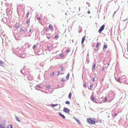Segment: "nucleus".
Here are the masks:
<instances>
[{
	"label": "nucleus",
	"mask_w": 128,
	"mask_h": 128,
	"mask_svg": "<svg viewBox=\"0 0 128 128\" xmlns=\"http://www.w3.org/2000/svg\"><path fill=\"white\" fill-rule=\"evenodd\" d=\"M87 121L90 124H95V122L91 119L90 118L87 119Z\"/></svg>",
	"instance_id": "f257e3e1"
},
{
	"label": "nucleus",
	"mask_w": 128,
	"mask_h": 128,
	"mask_svg": "<svg viewBox=\"0 0 128 128\" xmlns=\"http://www.w3.org/2000/svg\"><path fill=\"white\" fill-rule=\"evenodd\" d=\"M105 26L104 24L102 25L100 28L99 30H98V32L100 34L101 32L104 30Z\"/></svg>",
	"instance_id": "f03ea898"
},
{
	"label": "nucleus",
	"mask_w": 128,
	"mask_h": 128,
	"mask_svg": "<svg viewBox=\"0 0 128 128\" xmlns=\"http://www.w3.org/2000/svg\"><path fill=\"white\" fill-rule=\"evenodd\" d=\"M63 111L64 112L68 114L70 112V110L68 108L65 107L64 108Z\"/></svg>",
	"instance_id": "7ed1b4c3"
},
{
	"label": "nucleus",
	"mask_w": 128,
	"mask_h": 128,
	"mask_svg": "<svg viewBox=\"0 0 128 128\" xmlns=\"http://www.w3.org/2000/svg\"><path fill=\"white\" fill-rule=\"evenodd\" d=\"M90 99L91 100L93 101L94 102L96 103L97 102H96V100L95 99L92 95L90 97Z\"/></svg>",
	"instance_id": "20e7f679"
},
{
	"label": "nucleus",
	"mask_w": 128,
	"mask_h": 128,
	"mask_svg": "<svg viewBox=\"0 0 128 128\" xmlns=\"http://www.w3.org/2000/svg\"><path fill=\"white\" fill-rule=\"evenodd\" d=\"M26 30V28L24 27H23L20 29V31L22 32H24Z\"/></svg>",
	"instance_id": "39448f33"
},
{
	"label": "nucleus",
	"mask_w": 128,
	"mask_h": 128,
	"mask_svg": "<svg viewBox=\"0 0 128 128\" xmlns=\"http://www.w3.org/2000/svg\"><path fill=\"white\" fill-rule=\"evenodd\" d=\"M16 28L17 29L19 28L20 26V25L18 23H16L15 24Z\"/></svg>",
	"instance_id": "423d86ee"
},
{
	"label": "nucleus",
	"mask_w": 128,
	"mask_h": 128,
	"mask_svg": "<svg viewBox=\"0 0 128 128\" xmlns=\"http://www.w3.org/2000/svg\"><path fill=\"white\" fill-rule=\"evenodd\" d=\"M85 37L84 36L82 39V41H81V43L82 44H83L84 43V41L85 40Z\"/></svg>",
	"instance_id": "0eeeda50"
},
{
	"label": "nucleus",
	"mask_w": 128,
	"mask_h": 128,
	"mask_svg": "<svg viewBox=\"0 0 128 128\" xmlns=\"http://www.w3.org/2000/svg\"><path fill=\"white\" fill-rule=\"evenodd\" d=\"M59 114L63 118H65V117L64 116L63 114H62L61 113H59Z\"/></svg>",
	"instance_id": "6e6552de"
},
{
	"label": "nucleus",
	"mask_w": 128,
	"mask_h": 128,
	"mask_svg": "<svg viewBox=\"0 0 128 128\" xmlns=\"http://www.w3.org/2000/svg\"><path fill=\"white\" fill-rule=\"evenodd\" d=\"M4 63V62L2 60H0V66H2L3 64Z\"/></svg>",
	"instance_id": "1a4fd4ad"
},
{
	"label": "nucleus",
	"mask_w": 128,
	"mask_h": 128,
	"mask_svg": "<svg viewBox=\"0 0 128 128\" xmlns=\"http://www.w3.org/2000/svg\"><path fill=\"white\" fill-rule=\"evenodd\" d=\"M70 76V73H68L66 76V79L68 80L69 79Z\"/></svg>",
	"instance_id": "9d476101"
},
{
	"label": "nucleus",
	"mask_w": 128,
	"mask_h": 128,
	"mask_svg": "<svg viewBox=\"0 0 128 128\" xmlns=\"http://www.w3.org/2000/svg\"><path fill=\"white\" fill-rule=\"evenodd\" d=\"M96 64H94L93 65V67L92 68V70H94L95 68V67H96Z\"/></svg>",
	"instance_id": "9b49d317"
},
{
	"label": "nucleus",
	"mask_w": 128,
	"mask_h": 128,
	"mask_svg": "<svg viewBox=\"0 0 128 128\" xmlns=\"http://www.w3.org/2000/svg\"><path fill=\"white\" fill-rule=\"evenodd\" d=\"M75 120L76 121L78 122V123L79 124H80V122L78 119L76 118L75 119Z\"/></svg>",
	"instance_id": "f8f14e48"
},
{
	"label": "nucleus",
	"mask_w": 128,
	"mask_h": 128,
	"mask_svg": "<svg viewBox=\"0 0 128 128\" xmlns=\"http://www.w3.org/2000/svg\"><path fill=\"white\" fill-rule=\"evenodd\" d=\"M15 118L17 121H18L19 122H20V119L18 117L16 116L15 117Z\"/></svg>",
	"instance_id": "ddd939ff"
},
{
	"label": "nucleus",
	"mask_w": 128,
	"mask_h": 128,
	"mask_svg": "<svg viewBox=\"0 0 128 128\" xmlns=\"http://www.w3.org/2000/svg\"><path fill=\"white\" fill-rule=\"evenodd\" d=\"M60 56L62 57H63L65 56V55L63 54H60Z\"/></svg>",
	"instance_id": "4468645a"
},
{
	"label": "nucleus",
	"mask_w": 128,
	"mask_h": 128,
	"mask_svg": "<svg viewBox=\"0 0 128 128\" xmlns=\"http://www.w3.org/2000/svg\"><path fill=\"white\" fill-rule=\"evenodd\" d=\"M57 105V104H52L50 105V106H52L53 107H54L55 106H56Z\"/></svg>",
	"instance_id": "2eb2a0df"
},
{
	"label": "nucleus",
	"mask_w": 128,
	"mask_h": 128,
	"mask_svg": "<svg viewBox=\"0 0 128 128\" xmlns=\"http://www.w3.org/2000/svg\"><path fill=\"white\" fill-rule=\"evenodd\" d=\"M100 45V43L98 42L97 43L96 45V47H98L99 45Z\"/></svg>",
	"instance_id": "dca6fc26"
},
{
	"label": "nucleus",
	"mask_w": 128,
	"mask_h": 128,
	"mask_svg": "<svg viewBox=\"0 0 128 128\" xmlns=\"http://www.w3.org/2000/svg\"><path fill=\"white\" fill-rule=\"evenodd\" d=\"M46 36L47 38L48 39L50 38L49 36V34H47L46 35Z\"/></svg>",
	"instance_id": "f3484780"
},
{
	"label": "nucleus",
	"mask_w": 128,
	"mask_h": 128,
	"mask_svg": "<svg viewBox=\"0 0 128 128\" xmlns=\"http://www.w3.org/2000/svg\"><path fill=\"white\" fill-rule=\"evenodd\" d=\"M65 103L67 104H70V102L68 101H66L65 102Z\"/></svg>",
	"instance_id": "a211bd4d"
},
{
	"label": "nucleus",
	"mask_w": 128,
	"mask_h": 128,
	"mask_svg": "<svg viewBox=\"0 0 128 128\" xmlns=\"http://www.w3.org/2000/svg\"><path fill=\"white\" fill-rule=\"evenodd\" d=\"M107 48V46L106 45H104L103 46V49L106 48Z\"/></svg>",
	"instance_id": "6ab92c4d"
},
{
	"label": "nucleus",
	"mask_w": 128,
	"mask_h": 128,
	"mask_svg": "<svg viewBox=\"0 0 128 128\" xmlns=\"http://www.w3.org/2000/svg\"><path fill=\"white\" fill-rule=\"evenodd\" d=\"M71 93H70L68 95V98H71Z\"/></svg>",
	"instance_id": "aec40b11"
},
{
	"label": "nucleus",
	"mask_w": 128,
	"mask_h": 128,
	"mask_svg": "<svg viewBox=\"0 0 128 128\" xmlns=\"http://www.w3.org/2000/svg\"><path fill=\"white\" fill-rule=\"evenodd\" d=\"M54 74V72H52V74H50V76H52Z\"/></svg>",
	"instance_id": "412c9836"
},
{
	"label": "nucleus",
	"mask_w": 128,
	"mask_h": 128,
	"mask_svg": "<svg viewBox=\"0 0 128 128\" xmlns=\"http://www.w3.org/2000/svg\"><path fill=\"white\" fill-rule=\"evenodd\" d=\"M49 28L50 30H51V29L52 28V26L50 25H49Z\"/></svg>",
	"instance_id": "4be33fe9"
},
{
	"label": "nucleus",
	"mask_w": 128,
	"mask_h": 128,
	"mask_svg": "<svg viewBox=\"0 0 128 128\" xmlns=\"http://www.w3.org/2000/svg\"><path fill=\"white\" fill-rule=\"evenodd\" d=\"M29 12H28L27 13L26 15V17L27 18H28V16L29 15Z\"/></svg>",
	"instance_id": "5701e85b"
},
{
	"label": "nucleus",
	"mask_w": 128,
	"mask_h": 128,
	"mask_svg": "<svg viewBox=\"0 0 128 128\" xmlns=\"http://www.w3.org/2000/svg\"><path fill=\"white\" fill-rule=\"evenodd\" d=\"M70 52V50L69 49H67L66 50V53H68Z\"/></svg>",
	"instance_id": "b1692460"
},
{
	"label": "nucleus",
	"mask_w": 128,
	"mask_h": 128,
	"mask_svg": "<svg viewBox=\"0 0 128 128\" xmlns=\"http://www.w3.org/2000/svg\"><path fill=\"white\" fill-rule=\"evenodd\" d=\"M58 34H56V35L55 36L54 38H58Z\"/></svg>",
	"instance_id": "393cba45"
},
{
	"label": "nucleus",
	"mask_w": 128,
	"mask_h": 128,
	"mask_svg": "<svg viewBox=\"0 0 128 128\" xmlns=\"http://www.w3.org/2000/svg\"><path fill=\"white\" fill-rule=\"evenodd\" d=\"M36 86L38 88H41V87L39 85H37Z\"/></svg>",
	"instance_id": "a878e982"
},
{
	"label": "nucleus",
	"mask_w": 128,
	"mask_h": 128,
	"mask_svg": "<svg viewBox=\"0 0 128 128\" xmlns=\"http://www.w3.org/2000/svg\"><path fill=\"white\" fill-rule=\"evenodd\" d=\"M92 85H91V84L90 85V90H92Z\"/></svg>",
	"instance_id": "bb28decb"
},
{
	"label": "nucleus",
	"mask_w": 128,
	"mask_h": 128,
	"mask_svg": "<svg viewBox=\"0 0 128 128\" xmlns=\"http://www.w3.org/2000/svg\"><path fill=\"white\" fill-rule=\"evenodd\" d=\"M30 22V20H26V23L28 24V23H29Z\"/></svg>",
	"instance_id": "cd10ccee"
},
{
	"label": "nucleus",
	"mask_w": 128,
	"mask_h": 128,
	"mask_svg": "<svg viewBox=\"0 0 128 128\" xmlns=\"http://www.w3.org/2000/svg\"><path fill=\"white\" fill-rule=\"evenodd\" d=\"M36 47V46L35 45H34L33 47L32 48L33 49H34Z\"/></svg>",
	"instance_id": "c85d7f7f"
},
{
	"label": "nucleus",
	"mask_w": 128,
	"mask_h": 128,
	"mask_svg": "<svg viewBox=\"0 0 128 128\" xmlns=\"http://www.w3.org/2000/svg\"><path fill=\"white\" fill-rule=\"evenodd\" d=\"M95 78L94 77L92 79V81L94 82V81L95 80Z\"/></svg>",
	"instance_id": "c756f323"
},
{
	"label": "nucleus",
	"mask_w": 128,
	"mask_h": 128,
	"mask_svg": "<svg viewBox=\"0 0 128 128\" xmlns=\"http://www.w3.org/2000/svg\"><path fill=\"white\" fill-rule=\"evenodd\" d=\"M104 101H106L107 100V97H105V98H104Z\"/></svg>",
	"instance_id": "7c9ffc66"
},
{
	"label": "nucleus",
	"mask_w": 128,
	"mask_h": 128,
	"mask_svg": "<svg viewBox=\"0 0 128 128\" xmlns=\"http://www.w3.org/2000/svg\"><path fill=\"white\" fill-rule=\"evenodd\" d=\"M51 86L50 85H48L47 86V88H50Z\"/></svg>",
	"instance_id": "2f4dec72"
},
{
	"label": "nucleus",
	"mask_w": 128,
	"mask_h": 128,
	"mask_svg": "<svg viewBox=\"0 0 128 128\" xmlns=\"http://www.w3.org/2000/svg\"><path fill=\"white\" fill-rule=\"evenodd\" d=\"M120 78H118L117 80H116L117 81L119 82L120 81Z\"/></svg>",
	"instance_id": "473e14b6"
},
{
	"label": "nucleus",
	"mask_w": 128,
	"mask_h": 128,
	"mask_svg": "<svg viewBox=\"0 0 128 128\" xmlns=\"http://www.w3.org/2000/svg\"><path fill=\"white\" fill-rule=\"evenodd\" d=\"M0 128H4V127L1 125H0Z\"/></svg>",
	"instance_id": "72a5a7b5"
},
{
	"label": "nucleus",
	"mask_w": 128,
	"mask_h": 128,
	"mask_svg": "<svg viewBox=\"0 0 128 128\" xmlns=\"http://www.w3.org/2000/svg\"><path fill=\"white\" fill-rule=\"evenodd\" d=\"M84 87H85L86 85V82H84V84L83 85Z\"/></svg>",
	"instance_id": "f704fd0d"
},
{
	"label": "nucleus",
	"mask_w": 128,
	"mask_h": 128,
	"mask_svg": "<svg viewBox=\"0 0 128 128\" xmlns=\"http://www.w3.org/2000/svg\"><path fill=\"white\" fill-rule=\"evenodd\" d=\"M61 81H62V82H64V81H65V80L64 79H61Z\"/></svg>",
	"instance_id": "c9c22d12"
},
{
	"label": "nucleus",
	"mask_w": 128,
	"mask_h": 128,
	"mask_svg": "<svg viewBox=\"0 0 128 128\" xmlns=\"http://www.w3.org/2000/svg\"><path fill=\"white\" fill-rule=\"evenodd\" d=\"M37 19L38 20H41V19L40 17H38V18Z\"/></svg>",
	"instance_id": "e433bc0d"
},
{
	"label": "nucleus",
	"mask_w": 128,
	"mask_h": 128,
	"mask_svg": "<svg viewBox=\"0 0 128 128\" xmlns=\"http://www.w3.org/2000/svg\"><path fill=\"white\" fill-rule=\"evenodd\" d=\"M117 115V114L115 113L114 114V117L116 116Z\"/></svg>",
	"instance_id": "4c0bfd02"
},
{
	"label": "nucleus",
	"mask_w": 128,
	"mask_h": 128,
	"mask_svg": "<svg viewBox=\"0 0 128 128\" xmlns=\"http://www.w3.org/2000/svg\"><path fill=\"white\" fill-rule=\"evenodd\" d=\"M64 68H63L62 67V68H61V70H62L63 69H64Z\"/></svg>",
	"instance_id": "58836bf2"
},
{
	"label": "nucleus",
	"mask_w": 128,
	"mask_h": 128,
	"mask_svg": "<svg viewBox=\"0 0 128 128\" xmlns=\"http://www.w3.org/2000/svg\"><path fill=\"white\" fill-rule=\"evenodd\" d=\"M10 128H13L12 127V125H10Z\"/></svg>",
	"instance_id": "ea45409f"
},
{
	"label": "nucleus",
	"mask_w": 128,
	"mask_h": 128,
	"mask_svg": "<svg viewBox=\"0 0 128 128\" xmlns=\"http://www.w3.org/2000/svg\"><path fill=\"white\" fill-rule=\"evenodd\" d=\"M25 54H23L22 55V58H23V57H22V56H25Z\"/></svg>",
	"instance_id": "a19ab883"
},
{
	"label": "nucleus",
	"mask_w": 128,
	"mask_h": 128,
	"mask_svg": "<svg viewBox=\"0 0 128 128\" xmlns=\"http://www.w3.org/2000/svg\"><path fill=\"white\" fill-rule=\"evenodd\" d=\"M87 13L88 14H90V11H88Z\"/></svg>",
	"instance_id": "79ce46f5"
},
{
	"label": "nucleus",
	"mask_w": 128,
	"mask_h": 128,
	"mask_svg": "<svg viewBox=\"0 0 128 128\" xmlns=\"http://www.w3.org/2000/svg\"><path fill=\"white\" fill-rule=\"evenodd\" d=\"M31 31H32V30H31V29H30V30H29V33H30V32H31Z\"/></svg>",
	"instance_id": "37998d69"
},
{
	"label": "nucleus",
	"mask_w": 128,
	"mask_h": 128,
	"mask_svg": "<svg viewBox=\"0 0 128 128\" xmlns=\"http://www.w3.org/2000/svg\"><path fill=\"white\" fill-rule=\"evenodd\" d=\"M104 70V68H102V70L103 71Z\"/></svg>",
	"instance_id": "c03bdc74"
},
{
	"label": "nucleus",
	"mask_w": 128,
	"mask_h": 128,
	"mask_svg": "<svg viewBox=\"0 0 128 128\" xmlns=\"http://www.w3.org/2000/svg\"><path fill=\"white\" fill-rule=\"evenodd\" d=\"M49 48H50V47L49 46H48V47H47L48 49V50L49 49Z\"/></svg>",
	"instance_id": "a18cd8bd"
},
{
	"label": "nucleus",
	"mask_w": 128,
	"mask_h": 128,
	"mask_svg": "<svg viewBox=\"0 0 128 128\" xmlns=\"http://www.w3.org/2000/svg\"><path fill=\"white\" fill-rule=\"evenodd\" d=\"M60 73V72H58V73L57 74V75H58L59 74V73Z\"/></svg>",
	"instance_id": "49530a36"
},
{
	"label": "nucleus",
	"mask_w": 128,
	"mask_h": 128,
	"mask_svg": "<svg viewBox=\"0 0 128 128\" xmlns=\"http://www.w3.org/2000/svg\"><path fill=\"white\" fill-rule=\"evenodd\" d=\"M116 11H115V12H114V14L113 15H114V14L116 13Z\"/></svg>",
	"instance_id": "de8ad7c7"
},
{
	"label": "nucleus",
	"mask_w": 128,
	"mask_h": 128,
	"mask_svg": "<svg viewBox=\"0 0 128 128\" xmlns=\"http://www.w3.org/2000/svg\"><path fill=\"white\" fill-rule=\"evenodd\" d=\"M80 8H79V11H80Z\"/></svg>",
	"instance_id": "09e8293b"
},
{
	"label": "nucleus",
	"mask_w": 128,
	"mask_h": 128,
	"mask_svg": "<svg viewBox=\"0 0 128 128\" xmlns=\"http://www.w3.org/2000/svg\"><path fill=\"white\" fill-rule=\"evenodd\" d=\"M57 86H60V85L59 84H57Z\"/></svg>",
	"instance_id": "8fccbe9b"
},
{
	"label": "nucleus",
	"mask_w": 128,
	"mask_h": 128,
	"mask_svg": "<svg viewBox=\"0 0 128 128\" xmlns=\"http://www.w3.org/2000/svg\"><path fill=\"white\" fill-rule=\"evenodd\" d=\"M75 120V119H76V118H75V117H74V118Z\"/></svg>",
	"instance_id": "3c124183"
},
{
	"label": "nucleus",
	"mask_w": 128,
	"mask_h": 128,
	"mask_svg": "<svg viewBox=\"0 0 128 128\" xmlns=\"http://www.w3.org/2000/svg\"><path fill=\"white\" fill-rule=\"evenodd\" d=\"M108 64V65H109V63H108V64Z\"/></svg>",
	"instance_id": "603ef678"
},
{
	"label": "nucleus",
	"mask_w": 128,
	"mask_h": 128,
	"mask_svg": "<svg viewBox=\"0 0 128 128\" xmlns=\"http://www.w3.org/2000/svg\"><path fill=\"white\" fill-rule=\"evenodd\" d=\"M20 71L21 72H22V70H20Z\"/></svg>",
	"instance_id": "864d4df0"
},
{
	"label": "nucleus",
	"mask_w": 128,
	"mask_h": 128,
	"mask_svg": "<svg viewBox=\"0 0 128 128\" xmlns=\"http://www.w3.org/2000/svg\"><path fill=\"white\" fill-rule=\"evenodd\" d=\"M110 92L111 93H112V92Z\"/></svg>",
	"instance_id": "5fc2aeb1"
}]
</instances>
